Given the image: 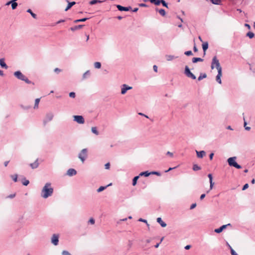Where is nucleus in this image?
Segmentation results:
<instances>
[{"instance_id":"45","label":"nucleus","mask_w":255,"mask_h":255,"mask_svg":"<svg viewBox=\"0 0 255 255\" xmlns=\"http://www.w3.org/2000/svg\"><path fill=\"white\" fill-rule=\"evenodd\" d=\"M107 186H101V187H100L97 189V192H101L103 191V190H104L107 188Z\"/></svg>"},{"instance_id":"48","label":"nucleus","mask_w":255,"mask_h":255,"mask_svg":"<svg viewBox=\"0 0 255 255\" xmlns=\"http://www.w3.org/2000/svg\"><path fill=\"white\" fill-rule=\"evenodd\" d=\"M150 175L151 174L156 175L157 176H160L161 175V173L159 172H158V171H152V172H150Z\"/></svg>"},{"instance_id":"9","label":"nucleus","mask_w":255,"mask_h":255,"mask_svg":"<svg viewBox=\"0 0 255 255\" xmlns=\"http://www.w3.org/2000/svg\"><path fill=\"white\" fill-rule=\"evenodd\" d=\"M227 227H232V225L230 223H229L226 225H222L219 228L216 229L214 230V232L216 233L219 234L221 233L224 230L226 229Z\"/></svg>"},{"instance_id":"44","label":"nucleus","mask_w":255,"mask_h":255,"mask_svg":"<svg viewBox=\"0 0 255 255\" xmlns=\"http://www.w3.org/2000/svg\"><path fill=\"white\" fill-rule=\"evenodd\" d=\"M160 3L164 7L168 8V3L164 0H160Z\"/></svg>"},{"instance_id":"21","label":"nucleus","mask_w":255,"mask_h":255,"mask_svg":"<svg viewBox=\"0 0 255 255\" xmlns=\"http://www.w3.org/2000/svg\"><path fill=\"white\" fill-rule=\"evenodd\" d=\"M84 26V25H76V26H75L74 27H71L70 28V30L71 31H76V30H78L79 29H81Z\"/></svg>"},{"instance_id":"62","label":"nucleus","mask_w":255,"mask_h":255,"mask_svg":"<svg viewBox=\"0 0 255 255\" xmlns=\"http://www.w3.org/2000/svg\"><path fill=\"white\" fill-rule=\"evenodd\" d=\"M206 196L205 194H202L200 197V200H203Z\"/></svg>"},{"instance_id":"51","label":"nucleus","mask_w":255,"mask_h":255,"mask_svg":"<svg viewBox=\"0 0 255 255\" xmlns=\"http://www.w3.org/2000/svg\"><path fill=\"white\" fill-rule=\"evenodd\" d=\"M69 97L72 98H74L76 97V94L74 92H71L69 93Z\"/></svg>"},{"instance_id":"56","label":"nucleus","mask_w":255,"mask_h":255,"mask_svg":"<svg viewBox=\"0 0 255 255\" xmlns=\"http://www.w3.org/2000/svg\"><path fill=\"white\" fill-rule=\"evenodd\" d=\"M105 168L107 169H108L110 168V164L109 162L108 163H107L105 165Z\"/></svg>"},{"instance_id":"22","label":"nucleus","mask_w":255,"mask_h":255,"mask_svg":"<svg viewBox=\"0 0 255 255\" xmlns=\"http://www.w3.org/2000/svg\"><path fill=\"white\" fill-rule=\"evenodd\" d=\"M202 48L204 51V54L205 55L206 53V51L208 48V43L207 42H204L202 44Z\"/></svg>"},{"instance_id":"64","label":"nucleus","mask_w":255,"mask_h":255,"mask_svg":"<svg viewBox=\"0 0 255 255\" xmlns=\"http://www.w3.org/2000/svg\"><path fill=\"white\" fill-rule=\"evenodd\" d=\"M15 194H10L8 197L9 198H13L15 197Z\"/></svg>"},{"instance_id":"33","label":"nucleus","mask_w":255,"mask_h":255,"mask_svg":"<svg viewBox=\"0 0 255 255\" xmlns=\"http://www.w3.org/2000/svg\"><path fill=\"white\" fill-rule=\"evenodd\" d=\"M206 77H207V75H206V73L201 74L200 75V76H199V77L198 78V81H201L203 79L205 78Z\"/></svg>"},{"instance_id":"55","label":"nucleus","mask_w":255,"mask_h":255,"mask_svg":"<svg viewBox=\"0 0 255 255\" xmlns=\"http://www.w3.org/2000/svg\"><path fill=\"white\" fill-rule=\"evenodd\" d=\"M20 107L24 110H28L30 108V106H24L23 105H21Z\"/></svg>"},{"instance_id":"14","label":"nucleus","mask_w":255,"mask_h":255,"mask_svg":"<svg viewBox=\"0 0 255 255\" xmlns=\"http://www.w3.org/2000/svg\"><path fill=\"white\" fill-rule=\"evenodd\" d=\"M66 1L68 2V5L65 9V11L68 10L72 7V6L76 4L75 1L70 2L69 0H66Z\"/></svg>"},{"instance_id":"57","label":"nucleus","mask_w":255,"mask_h":255,"mask_svg":"<svg viewBox=\"0 0 255 255\" xmlns=\"http://www.w3.org/2000/svg\"><path fill=\"white\" fill-rule=\"evenodd\" d=\"M196 207V204L193 203L191 205L190 209L191 210H192V209H193L194 208H195Z\"/></svg>"},{"instance_id":"43","label":"nucleus","mask_w":255,"mask_h":255,"mask_svg":"<svg viewBox=\"0 0 255 255\" xmlns=\"http://www.w3.org/2000/svg\"><path fill=\"white\" fill-rule=\"evenodd\" d=\"M158 12L160 13V14L162 16L165 15L166 12L164 9H160L158 10Z\"/></svg>"},{"instance_id":"63","label":"nucleus","mask_w":255,"mask_h":255,"mask_svg":"<svg viewBox=\"0 0 255 255\" xmlns=\"http://www.w3.org/2000/svg\"><path fill=\"white\" fill-rule=\"evenodd\" d=\"M214 155V153H211L210 154L209 158L210 160H212Z\"/></svg>"},{"instance_id":"36","label":"nucleus","mask_w":255,"mask_h":255,"mask_svg":"<svg viewBox=\"0 0 255 255\" xmlns=\"http://www.w3.org/2000/svg\"><path fill=\"white\" fill-rule=\"evenodd\" d=\"M94 67L95 68L99 69L101 67V63L99 62H96L94 63Z\"/></svg>"},{"instance_id":"59","label":"nucleus","mask_w":255,"mask_h":255,"mask_svg":"<svg viewBox=\"0 0 255 255\" xmlns=\"http://www.w3.org/2000/svg\"><path fill=\"white\" fill-rule=\"evenodd\" d=\"M157 66L156 65H154L153 67V69L154 72H157Z\"/></svg>"},{"instance_id":"20","label":"nucleus","mask_w":255,"mask_h":255,"mask_svg":"<svg viewBox=\"0 0 255 255\" xmlns=\"http://www.w3.org/2000/svg\"><path fill=\"white\" fill-rule=\"evenodd\" d=\"M157 222L159 223L162 227H165L166 226V224L164 222L162 219L160 217L157 218Z\"/></svg>"},{"instance_id":"29","label":"nucleus","mask_w":255,"mask_h":255,"mask_svg":"<svg viewBox=\"0 0 255 255\" xmlns=\"http://www.w3.org/2000/svg\"><path fill=\"white\" fill-rule=\"evenodd\" d=\"M17 0H13V1L11 3V8L12 9H15L16 8L17 6V3L16 2Z\"/></svg>"},{"instance_id":"25","label":"nucleus","mask_w":255,"mask_h":255,"mask_svg":"<svg viewBox=\"0 0 255 255\" xmlns=\"http://www.w3.org/2000/svg\"><path fill=\"white\" fill-rule=\"evenodd\" d=\"M165 57L167 61H171L173 59L177 58L178 57L177 56H174L171 55H166Z\"/></svg>"},{"instance_id":"12","label":"nucleus","mask_w":255,"mask_h":255,"mask_svg":"<svg viewBox=\"0 0 255 255\" xmlns=\"http://www.w3.org/2000/svg\"><path fill=\"white\" fill-rule=\"evenodd\" d=\"M117 8L120 11H128L130 9H131V6H128V7H125V6H123L121 5H116Z\"/></svg>"},{"instance_id":"16","label":"nucleus","mask_w":255,"mask_h":255,"mask_svg":"<svg viewBox=\"0 0 255 255\" xmlns=\"http://www.w3.org/2000/svg\"><path fill=\"white\" fill-rule=\"evenodd\" d=\"M196 152L197 157L200 158H203L206 154V152L204 150H201L200 151L196 150Z\"/></svg>"},{"instance_id":"60","label":"nucleus","mask_w":255,"mask_h":255,"mask_svg":"<svg viewBox=\"0 0 255 255\" xmlns=\"http://www.w3.org/2000/svg\"><path fill=\"white\" fill-rule=\"evenodd\" d=\"M166 155H169L171 157H172L173 156V153H172L170 151H167L166 152Z\"/></svg>"},{"instance_id":"32","label":"nucleus","mask_w":255,"mask_h":255,"mask_svg":"<svg viewBox=\"0 0 255 255\" xmlns=\"http://www.w3.org/2000/svg\"><path fill=\"white\" fill-rule=\"evenodd\" d=\"M26 11L28 13H29L31 14V15L32 16V17H33L34 18L36 19L37 18L36 14L34 13L30 9H28Z\"/></svg>"},{"instance_id":"27","label":"nucleus","mask_w":255,"mask_h":255,"mask_svg":"<svg viewBox=\"0 0 255 255\" xmlns=\"http://www.w3.org/2000/svg\"><path fill=\"white\" fill-rule=\"evenodd\" d=\"M104 1H102V0H91L90 2H89V3L91 5H94V4H95L97 3H102Z\"/></svg>"},{"instance_id":"2","label":"nucleus","mask_w":255,"mask_h":255,"mask_svg":"<svg viewBox=\"0 0 255 255\" xmlns=\"http://www.w3.org/2000/svg\"><path fill=\"white\" fill-rule=\"evenodd\" d=\"M236 159V156L230 157L227 160L228 163L230 166L234 167L237 169H241L242 166L237 163Z\"/></svg>"},{"instance_id":"52","label":"nucleus","mask_w":255,"mask_h":255,"mask_svg":"<svg viewBox=\"0 0 255 255\" xmlns=\"http://www.w3.org/2000/svg\"><path fill=\"white\" fill-rule=\"evenodd\" d=\"M62 255H71V254L67 251H63L62 252Z\"/></svg>"},{"instance_id":"39","label":"nucleus","mask_w":255,"mask_h":255,"mask_svg":"<svg viewBox=\"0 0 255 255\" xmlns=\"http://www.w3.org/2000/svg\"><path fill=\"white\" fill-rule=\"evenodd\" d=\"M246 35H247V36L249 37L250 38H253L254 37L255 34L253 32L249 31L247 33Z\"/></svg>"},{"instance_id":"24","label":"nucleus","mask_w":255,"mask_h":255,"mask_svg":"<svg viewBox=\"0 0 255 255\" xmlns=\"http://www.w3.org/2000/svg\"><path fill=\"white\" fill-rule=\"evenodd\" d=\"M150 175V172H149L148 171H146L140 172L139 174V176L140 177V176H144L145 177H148Z\"/></svg>"},{"instance_id":"23","label":"nucleus","mask_w":255,"mask_h":255,"mask_svg":"<svg viewBox=\"0 0 255 255\" xmlns=\"http://www.w3.org/2000/svg\"><path fill=\"white\" fill-rule=\"evenodd\" d=\"M91 131L96 135H98L100 134L99 131L97 130V127H92Z\"/></svg>"},{"instance_id":"11","label":"nucleus","mask_w":255,"mask_h":255,"mask_svg":"<svg viewBox=\"0 0 255 255\" xmlns=\"http://www.w3.org/2000/svg\"><path fill=\"white\" fill-rule=\"evenodd\" d=\"M132 88V87L128 86L126 84H123L122 87L121 94L122 95H125L127 93L128 90H130Z\"/></svg>"},{"instance_id":"40","label":"nucleus","mask_w":255,"mask_h":255,"mask_svg":"<svg viewBox=\"0 0 255 255\" xmlns=\"http://www.w3.org/2000/svg\"><path fill=\"white\" fill-rule=\"evenodd\" d=\"M201 169V167L197 164H194L193 166V170L194 171H198Z\"/></svg>"},{"instance_id":"58","label":"nucleus","mask_w":255,"mask_h":255,"mask_svg":"<svg viewBox=\"0 0 255 255\" xmlns=\"http://www.w3.org/2000/svg\"><path fill=\"white\" fill-rule=\"evenodd\" d=\"M139 6L140 7H147V5L144 3H141L139 4Z\"/></svg>"},{"instance_id":"37","label":"nucleus","mask_w":255,"mask_h":255,"mask_svg":"<svg viewBox=\"0 0 255 255\" xmlns=\"http://www.w3.org/2000/svg\"><path fill=\"white\" fill-rule=\"evenodd\" d=\"M244 127H245V129L247 130H250L251 129V128L250 127H248V126H247V123L245 121V118H244Z\"/></svg>"},{"instance_id":"31","label":"nucleus","mask_w":255,"mask_h":255,"mask_svg":"<svg viewBox=\"0 0 255 255\" xmlns=\"http://www.w3.org/2000/svg\"><path fill=\"white\" fill-rule=\"evenodd\" d=\"M139 177V175L134 177V178L132 179V183L133 186H135L136 184L137 181Z\"/></svg>"},{"instance_id":"38","label":"nucleus","mask_w":255,"mask_h":255,"mask_svg":"<svg viewBox=\"0 0 255 255\" xmlns=\"http://www.w3.org/2000/svg\"><path fill=\"white\" fill-rule=\"evenodd\" d=\"M90 75V72L89 70L85 72L83 75V79H86L87 76H89Z\"/></svg>"},{"instance_id":"8","label":"nucleus","mask_w":255,"mask_h":255,"mask_svg":"<svg viewBox=\"0 0 255 255\" xmlns=\"http://www.w3.org/2000/svg\"><path fill=\"white\" fill-rule=\"evenodd\" d=\"M53 114L52 113H47L46 115L45 118L43 120V124L44 125H46V124L51 121L53 118Z\"/></svg>"},{"instance_id":"28","label":"nucleus","mask_w":255,"mask_h":255,"mask_svg":"<svg viewBox=\"0 0 255 255\" xmlns=\"http://www.w3.org/2000/svg\"><path fill=\"white\" fill-rule=\"evenodd\" d=\"M149 1L155 5H159L160 4V0H149Z\"/></svg>"},{"instance_id":"7","label":"nucleus","mask_w":255,"mask_h":255,"mask_svg":"<svg viewBox=\"0 0 255 255\" xmlns=\"http://www.w3.org/2000/svg\"><path fill=\"white\" fill-rule=\"evenodd\" d=\"M73 118L74 121L79 124H83L85 123V120L82 116H74Z\"/></svg>"},{"instance_id":"6","label":"nucleus","mask_w":255,"mask_h":255,"mask_svg":"<svg viewBox=\"0 0 255 255\" xmlns=\"http://www.w3.org/2000/svg\"><path fill=\"white\" fill-rule=\"evenodd\" d=\"M59 235L58 234H53L51 238V243L54 246H57L59 243Z\"/></svg>"},{"instance_id":"46","label":"nucleus","mask_w":255,"mask_h":255,"mask_svg":"<svg viewBox=\"0 0 255 255\" xmlns=\"http://www.w3.org/2000/svg\"><path fill=\"white\" fill-rule=\"evenodd\" d=\"M229 245V247L230 249H231V253L232 255H238L237 253L232 248V247L230 246V245Z\"/></svg>"},{"instance_id":"15","label":"nucleus","mask_w":255,"mask_h":255,"mask_svg":"<svg viewBox=\"0 0 255 255\" xmlns=\"http://www.w3.org/2000/svg\"><path fill=\"white\" fill-rule=\"evenodd\" d=\"M39 165L38 162V159H37L33 163H30L29 164L30 166L32 169H36L37 168Z\"/></svg>"},{"instance_id":"42","label":"nucleus","mask_w":255,"mask_h":255,"mask_svg":"<svg viewBox=\"0 0 255 255\" xmlns=\"http://www.w3.org/2000/svg\"><path fill=\"white\" fill-rule=\"evenodd\" d=\"M138 221H139V222H143V223H146V224L147 226V227H148V229H149V225L148 224V223H147V221H146V220L143 219H142V218H139V219H138Z\"/></svg>"},{"instance_id":"54","label":"nucleus","mask_w":255,"mask_h":255,"mask_svg":"<svg viewBox=\"0 0 255 255\" xmlns=\"http://www.w3.org/2000/svg\"><path fill=\"white\" fill-rule=\"evenodd\" d=\"M249 187V184L248 183H246L245 184L243 187V188H242V190H246L247 188H248Z\"/></svg>"},{"instance_id":"41","label":"nucleus","mask_w":255,"mask_h":255,"mask_svg":"<svg viewBox=\"0 0 255 255\" xmlns=\"http://www.w3.org/2000/svg\"><path fill=\"white\" fill-rule=\"evenodd\" d=\"M23 81H24L27 84H32V85L34 84L33 82L30 81L26 76L25 77V78Z\"/></svg>"},{"instance_id":"61","label":"nucleus","mask_w":255,"mask_h":255,"mask_svg":"<svg viewBox=\"0 0 255 255\" xmlns=\"http://www.w3.org/2000/svg\"><path fill=\"white\" fill-rule=\"evenodd\" d=\"M138 114L139 115H140V116H144V117H145L146 118H148V117L147 115H145V114H143L142 113H138Z\"/></svg>"},{"instance_id":"3","label":"nucleus","mask_w":255,"mask_h":255,"mask_svg":"<svg viewBox=\"0 0 255 255\" xmlns=\"http://www.w3.org/2000/svg\"><path fill=\"white\" fill-rule=\"evenodd\" d=\"M88 157V149L87 148L83 149L78 154V158L84 163Z\"/></svg>"},{"instance_id":"1","label":"nucleus","mask_w":255,"mask_h":255,"mask_svg":"<svg viewBox=\"0 0 255 255\" xmlns=\"http://www.w3.org/2000/svg\"><path fill=\"white\" fill-rule=\"evenodd\" d=\"M54 189L51 186V183L50 182H47L43 187L42 188L41 191V197L44 199H47L49 197L52 196L53 193Z\"/></svg>"},{"instance_id":"34","label":"nucleus","mask_w":255,"mask_h":255,"mask_svg":"<svg viewBox=\"0 0 255 255\" xmlns=\"http://www.w3.org/2000/svg\"><path fill=\"white\" fill-rule=\"evenodd\" d=\"M29 183V181L25 178H23L22 180V184L24 186H27Z\"/></svg>"},{"instance_id":"5","label":"nucleus","mask_w":255,"mask_h":255,"mask_svg":"<svg viewBox=\"0 0 255 255\" xmlns=\"http://www.w3.org/2000/svg\"><path fill=\"white\" fill-rule=\"evenodd\" d=\"M184 73L187 77L190 78L193 80H195L196 78V77L190 71L189 68L187 66H186L185 67Z\"/></svg>"},{"instance_id":"10","label":"nucleus","mask_w":255,"mask_h":255,"mask_svg":"<svg viewBox=\"0 0 255 255\" xmlns=\"http://www.w3.org/2000/svg\"><path fill=\"white\" fill-rule=\"evenodd\" d=\"M13 75L16 78L21 81H23L25 77L20 71H15Z\"/></svg>"},{"instance_id":"19","label":"nucleus","mask_w":255,"mask_h":255,"mask_svg":"<svg viewBox=\"0 0 255 255\" xmlns=\"http://www.w3.org/2000/svg\"><path fill=\"white\" fill-rule=\"evenodd\" d=\"M0 65L2 68H4L5 69H7L8 68V66L4 62V58L0 59Z\"/></svg>"},{"instance_id":"50","label":"nucleus","mask_w":255,"mask_h":255,"mask_svg":"<svg viewBox=\"0 0 255 255\" xmlns=\"http://www.w3.org/2000/svg\"><path fill=\"white\" fill-rule=\"evenodd\" d=\"M184 54L187 56H190L193 55L192 52L191 50L187 51L184 52Z\"/></svg>"},{"instance_id":"13","label":"nucleus","mask_w":255,"mask_h":255,"mask_svg":"<svg viewBox=\"0 0 255 255\" xmlns=\"http://www.w3.org/2000/svg\"><path fill=\"white\" fill-rule=\"evenodd\" d=\"M77 174V171L73 168H70L67 171V175L69 176H73Z\"/></svg>"},{"instance_id":"53","label":"nucleus","mask_w":255,"mask_h":255,"mask_svg":"<svg viewBox=\"0 0 255 255\" xmlns=\"http://www.w3.org/2000/svg\"><path fill=\"white\" fill-rule=\"evenodd\" d=\"M54 71L57 74L59 73L60 72H61V70L58 68H56L54 69Z\"/></svg>"},{"instance_id":"18","label":"nucleus","mask_w":255,"mask_h":255,"mask_svg":"<svg viewBox=\"0 0 255 255\" xmlns=\"http://www.w3.org/2000/svg\"><path fill=\"white\" fill-rule=\"evenodd\" d=\"M222 71H221L220 70V71H218V74L216 76V81L219 83V84H221L222 83V81H221V77L222 76Z\"/></svg>"},{"instance_id":"4","label":"nucleus","mask_w":255,"mask_h":255,"mask_svg":"<svg viewBox=\"0 0 255 255\" xmlns=\"http://www.w3.org/2000/svg\"><path fill=\"white\" fill-rule=\"evenodd\" d=\"M214 65H215L216 68L218 70V71H222V67L220 66L219 60L217 59V57L215 56L212 59V61L211 63V69H213L214 68Z\"/></svg>"},{"instance_id":"35","label":"nucleus","mask_w":255,"mask_h":255,"mask_svg":"<svg viewBox=\"0 0 255 255\" xmlns=\"http://www.w3.org/2000/svg\"><path fill=\"white\" fill-rule=\"evenodd\" d=\"M39 102H40V99L39 98H37V99H35V104H34V109L38 108V104L39 103Z\"/></svg>"},{"instance_id":"30","label":"nucleus","mask_w":255,"mask_h":255,"mask_svg":"<svg viewBox=\"0 0 255 255\" xmlns=\"http://www.w3.org/2000/svg\"><path fill=\"white\" fill-rule=\"evenodd\" d=\"M89 18H81V19H76V20H75L74 21V23H78V22H85L86 21L87 19H88Z\"/></svg>"},{"instance_id":"26","label":"nucleus","mask_w":255,"mask_h":255,"mask_svg":"<svg viewBox=\"0 0 255 255\" xmlns=\"http://www.w3.org/2000/svg\"><path fill=\"white\" fill-rule=\"evenodd\" d=\"M203 59L199 57H194L192 58V62L194 63H197V62H202Z\"/></svg>"},{"instance_id":"49","label":"nucleus","mask_w":255,"mask_h":255,"mask_svg":"<svg viewBox=\"0 0 255 255\" xmlns=\"http://www.w3.org/2000/svg\"><path fill=\"white\" fill-rule=\"evenodd\" d=\"M95 221L94 219L93 218H90L88 221V223H89L91 225H94L95 224Z\"/></svg>"},{"instance_id":"17","label":"nucleus","mask_w":255,"mask_h":255,"mask_svg":"<svg viewBox=\"0 0 255 255\" xmlns=\"http://www.w3.org/2000/svg\"><path fill=\"white\" fill-rule=\"evenodd\" d=\"M208 177L209 178V181H210V190L212 189L213 187V185L214 184V183L213 182V177L212 174H209L208 175Z\"/></svg>"},{"instance_id":"47","label":"nucleus","mask_w":255,"mask_h":255,"mask_svg":"<svg viewBox=\"0 0 255 255\" xmlns=\"http://www.w3.org/2000/svg\"><path fill=\"white\" fill-rule=\"evenodd\" d=\"M11 177L12 178V180L14 182L17 181V174L11 175Z\"/></svg>"}]
</instances>
